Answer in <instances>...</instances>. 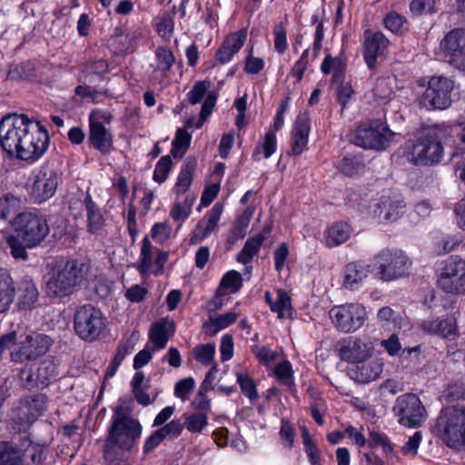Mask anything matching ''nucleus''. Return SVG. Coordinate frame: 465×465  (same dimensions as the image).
<instances>
[{"label":"nucleus","mask_w":465,"mask_h":465,"mask_svg":"<svg viewBox=\"0 0 465 465\" xmlns=\"http://www.w3.org/2000/svg\"><path fill=\"white\" fill-rule=\"evenodd\" d=\"M89 265L78 260H56L45 275V290L49 296L71 294L76 284L87 275Z\"/></svg>","instance_id":"obj_1"},{"label":"nucleus","mask_w":465,"mask_h":465,"mask_svg":"<svg viewBox=\"0 0 465 465\" xmlns=\"http://www.w3.org/2000/svg\"><path fill=\"white\" fill-rule=\"evenodd\" d=\"M434 435L448 448L460 451L465 450V407L443 408L432 429Z\"/></svg>","instance_id":"obj_2"},{"label":"nucleus","mask_w":465,"mask_h":465,"mask_svg":"<svg viewBox=\"0 0 465 465\" xmlns=\"http://www.w3.org/2000/svg\"><path fill=\"white\" fill-rule=\"evenodd\" d=\"M411 259L400 249L385 248L371 259V271L383 282H392L409 275Z\"/></svg>","instance_id":"obj_3"},{"label":"nucleus","mask_w":465,"mask_h":465,"mask_svg":"<svg viewBox=\"0 0 465 465\" xmlns=\"http://www.w3.org/2000/svg\"><path fill=\"white\" fill-rule=\"evenodd\" d=\"M142 425L130 416L126 410L119 406L114 410L111 419L109 436L106 446H116L124 450H130L142 435Z\"/></svg>","instance_id":"obj_4"},{"label":"nucleus","mask_w":465,"mask_h":465,"mask_svg":"<svg viewBox=\"0 0 465 465\" xmlns=\"http://www.w3.org/2000/svg\"><path fill=\"white\" fill-rule=\"evenodd\" d=\"M361 199L358 204L360 212L385 222L397 221L405 212V203L401 194L391 190L383 191L376 198Z\"/></svg>","instance_id":"obj_5"},{"label":"nucleus","mask_w":465,"mask_h":465,"mask_svg":"<svg viewBox=\"0 0 465 465\" xmlns=\"http://www.w3.org/2000/svg\"><path fill=\"white\" fill-rule=\"evenodd\" d=\"M35 119L25 114H8L0 121V145L10 156H16L19 146L30 131Z\"/></svg>","instance_id":"obj_6"},{"label":"nucleus","mask_w":465,"mask_h":465,"mask_svg":"<svg viewBox=\"0 0 465 465\" xmlns=\"http://www.w3.org/2000/svg\"><path fill=\"white\" fill-rule=\"evenodd\" d=\"M108 320L98 308L86 304L79 307L74 317L76 335L85 341L100 339L106 331Z\"/></svg>","instance_id":"obj_7"},{"label":"nucleus","mask_w":465,"mask_h":465,"mask_svg":"<svg viewBox=\"0 0 465 465\" xmlns=\"http://www.w3.org/2000/svg\"><path fill=\"white\" fill-rule=\"evenodd\" d=\"M396 134L381 120L361 124L355 130L353 143L365 149L383 150L393 141Z\"/></svg>","instance_id":"obj_8"},{"label":"nucleus","mask_w":465,"mask_h":465,"mask_svg":"<svg viewBox=\"0 0 465 465\" xmlns=\"http://www.w3.org/2000/svg\"><path fill=\"white\" fill-rule=\"evenodd\" d=\"M13 226L28 248L39 244L49 233L45 218L33 213H19L14 218Z\"/></svg>","instance_id":"obj_9"},{"label":"nucleus","mask_w":465,"mask_h":465,"mask_svg":"<svg viewBox=\"0 0 465 465\" xmlns=\"http://www.w3.org/2000/svg\"><path fill=\"white\" fill-rule=\"evenodd\" d=\"M401 425L407 428L420 427L427 419V411L420 398L414 393L399 396L392 408Z\"/></svg>","instance_id":"obj_10"},{"label":"nucleus","mask_w":465,"mask_h":465,"mask_svg":"<svg viewBox=\"0 0 465 465\" xmlns=\"http://www.w3.org/2000/svg\"><path fill=\"white\" fill-rule=\"evenodd\" d=\"M112 119V114L103 109L92 110L88 117L89 142L93 147L104 154L113 150V134L105 127V124H109Z\"/></svg>","instance_id":"obj_11"},{"label":"nucleus","mask_w":465,"mask_h":465,"mask_svg":"<svg viewBox=\"0 0 465 465\" xmlns=\"http://www.w3.org/2000/svg\"><path fill=\"white\" fill-rule=\"evenodd\" d=\"M50 138L45 127L35 120L30 131L19 146L15 158L22 161L35 163L45 153L49 147Z\"/></svg>","instance_id":"obj_12"},{"label":"nucleus","mask_w":465,"mask_h":465,"mask_svg":"<svg viewBox=\"0 0 465 465\" xmlns=\"http://www.w3.org/2000/svg\"><path fill=\"white\" fill-rule=\"evenodd\" d=\"M59 183L60 177L55 171L41 167L31 173L27 192L32 201L40 203L54 196Z\"/></svg>","instance_id":"obj_13"},{"label":"nucleus","mask_w":465,"mask_h":465,"mask_svg":"<svg viewBox=\"0 0 465 465\" xmlns=\"http://www.w3.org/2000/svg\"><path fill=\"white\" fill-rule=\"evenodd\" d=\"M443 153L441 143L432 135L419 137L408 147L407 158L415 165L438 163Z\"/></svg>","instance_id":"obj_14"},{"label":"nucleus","mask_w":465,"mask_h":465,"mask_svg":"<svg viewBox=\"0 0 465 465\" xmlns=\"http://www.w3.org/2000/svg\"><path fill=\"white\" fill-rule=\"evenodd\" d=\"M330 317L335 327L345 333L360 329L367 319L365 308L360 303H346L334 306Z\"/></svg>","instance_id":"obj_15"},{"label":"nucleus","mask_w":465,"mask_h":465,"mask_svg":"<svg viewBox=\"0 0 465 465\" xmlns=\"http://www.w3.org/2000/svg\"><path fill=\"white\" fill-rule=\"evenodd\" d=\"M454 83L444 76H433L430 79L420 103L427 109H445L451 104V92Z\"/></svg>","instance_id":"obj_16"},{"label":"nucleus","mask_w":465,"mask_h":465,"mask_svg":"<svg viewBox=\"0 0 465 465\" xmlns=\"http://www.w3.org/2000/svg\"><path fill=\"white\" fill-rule=\"evenodd\" d=\"M439 286L448 293L459 294L465 292V261L457 257L448 259L441 268Z\"/></svg>","instance_id":"obj_17"},{"label":"nucleus","mask_w":465,"mask_h":465,"mask_svg":"<svg viewBox=\"0 0 465 465\" xmlns=\"http://www.w3.org/2000/svg\"><path fill=\"white\" fill-rule=\"evenodd\" d=\"M167 252L154 247L148 236L143 238L139 258L136 262V268L143 275L163 273L165 263L168 261Z\"/></svg>","instance_id":"obj_18"},{"label":"nucleus","mask_w":465,"mask_h":465,"mask_svg":"<svg viewBox=\"0 0 465 465\" xmlns=\"http://www.w3.org/2000/svg\"><path fill=\"white\" fill-rule=\"evenodd\" d=\"M375 349V341L366 337H350L343 340L339 348L341 360L361 363L371 358Z\"/></svg>","instance_id":"obj_19"},{"label":"nucleus","mask_w":465,"mask_h":465,"mask_svg":"<svg viewBox=\"0 0 465 465\" xmlns=\"http://www.w3.org/2000/svg\"><path fill=\"white\" fill-rule=\"evenodd\" d=\"M52 345V339L45 334L31 332L20 336V351L15 352L17 363L34 361L45 355Z\"/></svg>","instance_id":"obj_20"},{"label":"nucleus","mask_w":465,"mask_h":465,"mask_svg":"<svg viewBox=\"0 0 465 465\" xmlns=\"http://www.w3.org/2000/svg\"><path fill=\"white\" fill-rule=\"evenodd\" d=\"M440 50L449 62L465 72V30L454 29L441 40Z\"/></svg>","instance_id":"obj_21"},{"label":"nucleus","mask_w":465,"mask_h":465,"mask_svg":"<svg viewBox=\"0 0 465 465\" xmlns=\"http://www.w3.org/2000/svg\"><path fill=\"white\" fill-rule=\"evenodd\" d=\"M46 400L45 394H36L23 400L20 405L14 410L13 419L21 425L34 422L45 410Z\"/></svg>","instance_id":"obj_22"},{"label":"nucleus","mask_w":465,"mask_h":465,"mask_svg":"<svg viewBox=\"0 0 465 465\" xmlns=\"http://www.w3.org/2000/svg\"><path fill=\"white\" fill-rule=\"evenodd\" d=\"M223 212L222 203H215L198 222L190 237V243L199 244L207 239L218 228V223Z\"/></svg>","instance_id":"obj_23"},{"label":"nucleus","mask_w":465,"mask_h":465,"mask_svg":"<svg viewBox=\"0 0 465 465\" xmlns=\"http://www.w3.org/2000/svg\"><path fill=\"white\" fill-rule=\"evenodd\" d=\"M56 375V365L50 361H42L37 366L35 371H33L32 368L28 369L27 367L21 371V378L24 380L25 386L27 389L45 387Z\"/></svg>","instance_id":"obj_24"},{"label":"nucleus","mask_w":465,"mask_h":465,"mask_svg":"<svg viewBox=\"0 0 465 465\" xmlns=\"http://www.w3.org/2000/svg\"><path fill=\"white\" fill-rule=\"evenodd\" d=\"M311 132V121L302 114L296 117L292 125L290 137V151L292 156H299L308 149L309 135Z\"/></svg>","instance_id":"obj_25"},{"label":"nucleus","mask_w":465,"mask_h":465,"mask_svg":"<svg viewBox=\"0 0 465 465\" xmlns=\"http://www.w3.org/2000/svg\"><path fill=\"white\" fill-rule=\"evenodd\" d=\"M175 331L173 321L169 318H162L153 322L148 332V343L153 348V351H158L164 349L170 338Z\"/></svg>","instance_id":"obj_26"},{"label":"nucleus","mask_w":465,"mask_h":465,"mask_svg":"<svg viewBox=\"0 0 465 465\" xmlns=\"http://www.w3.org/2000/svg\"><path fill=\"white\" fill-rule=\"evenodd\" d=\"M389 45L388 39L381 32H365L364 59L370 69L375 67L377 59L383 56Z\"/></svg>","instance_id":"obj_27"},{"label":"nucleus","mask_w":465,"mask_h":465,"mask_svg":"<svg viewBox=\"0 0 465 465\" xmlns=\"http://www.w3.org/2000/svg\"><path fill=\"white\" fill-rule=\"evenodd\" d=\"M247 39V29L242 28L230 33L218 48L215 58L224 64L232 61L233 56L241 50Z\"/></svg>","instance_id":"obj_28"},{"label":"nucleus","mask_w":465,"mask_h":465,"mask_svg":"<svg viewBox=\"0 0 465 465\" xmlns=\"http://www.w3.org/2000/svg\"><path fill=\"white\" fill-rule=\"evenodd\" d=\"M370 272H372L371 262L366 263L361 261L349 262L342 272V286L350 290L357 289L367 279Z\"/></svg>","instance_id":"obj_29"},{"label":"nucleus","mask_w":465,"mask_h":465,"mask_svg":"<svg viewBox=\"0 0 465 465\" xmlns=\"http://www.w3.org/2000/svg\"><path fill=\"white\" fill-rule=\"evenodd\" d=\"M421 330L430 335L442 338L453 337L457 334V322L454 317H436L422 321Z\"/></svg>","instance_id":"obj_30"},{"label":"nucleus","mask_w":465,"mask_h":465,"mask_svg":"<svg viewBox=\"0 0 465 465\" xmlns=\"http://www.w3.org/2000/svg\"><path fill=\"white\" fill-rule=\"evenodd\" d=\"M383 370V362L381 360H373L367 363H358L350 369L349 375L359 383H370L380 377Z\"/></svg>","instance_id":"obj_31"},{"label":"nucleus","mask_w":465,"mask_h":465,"mask_svg":"<svg viewBox=\"0 0 465 465\" xmlns=\"http://www.w3.org/2000/svg\"><path fill=\"white\" fill-rule=\"evenodd\" d=\"M264 298L271 311L277 313L278 318L288 319L292 316L293 309L291 298L284 290L278 289L275 292V297L270 292H266Z\"/></svg>","instance_id":"obj_32"},{"label":"nucleus","mask_w":465,"mask_h":465,"mask_svg":"<svg viewBox=\"0 0 465 465\" xmlns=\"http://www.w3.org/2000/svg\"><path fill=\"white\" fill-rule=\"evenodd\" d=\"M0 465H30L28 459L23 454V447L12 442H0Z\"/></svg>","instance_id":"obj_33"},{"label":"nucleus","mask_w":465,"mask_h":465,"mask_svg":"<svg viewBox=\"0 0 465 465\" xmlns=\"http://www.w3.org/2000/svg\"><path fill=\"white\" fill-rule=\"evenodd\" d=\"M194 169V161H186L183 164L177 176L176 183L172 189L175 198L179 199L183 195L185 197L187 193H192L189 192V189L193 182Z\"/></svg>","instance_id":"obj_34"},{"label":"nucleus","mask_w":465,"mask_h":465,"mask_svg":"<svg viewBox=\"0 0 465 465\" xmlns=\"http://www.w3.org/2000/svg\"><path fill=\"white\" fill-rule=\"evenodd\" d=\"M175 61L173 52L164 46H159L155 50V64L153 72V78L163 80L166 78L167 73Z\"/></svg>","instance_id":"obj_35"},{"label":"nucleus","mask_w":465,"mask_h":465,"mask_svg":"<svg viewBox=\"0 0 465 465\" xmlns=\"http://www.w3.org/2000/svg\"><path fill=\"white\" fill-rule=\"evenodd\" d=\"M13 279L7 270L0 268V313L7 312L15 298Z\"/></svg>","instance_id":"obj_36"},{"label":"nucleus","mask_w":465,"mask_h":465,"mask_svg":"<svg viewBox=\"0 0 465 465\" xmlns=\"http://www.w3.org/2000/svg\"><path fill=\"white\" fill-rule=\"evenodd\" d=\"M196 200L195 193H187L183 201L175 198L170 210V216L178 223V228L187 220L192 213V208Z\"/></svg>","instance_id":"obj_37"},{"label":"nucleus","mask_w":465,"mask_h":465,"mask_svg":"<svg viewBox=\"0 0 465 465\" xmlns=\"http://www.w3.org/2000/svg\"><path fill=\"white\" fill-rule=\"evenodd\" d=\"M351 230L346 223H336L329 227L324 234L326 246L329 248L339 246L350 238Z\"/></svg>","instance_id":"obj_38"},{"label":"nucleus","mask_w":465,"mask_h":465,"mask_svg":"<svg viewBox=\"0 0 465 465\" xmlns=\"http://www.w3.org/2000/svg\"><path fill=\"white\" fill-rule=\"evenodd\" d=\"M138 340L139 335L134 332L131 337L118 345L115 355L110 364L109 371L106 373L107 378L113 377L114 375L124 359L134 351Z\"/></svg>","instance_id":"obj_39"},{"label":"nucleus","mask_w":465,"mask_h":465,"mask_svg":"<svg viewBox=\"0 0 465 465\" xmlns=\"http://www.w3.org/2000/svg\"><path fill=\"white\" fill-rule=\"evenodd\" d=\"M19 306L25 310L32 309L39 296L38 290L32 280L25 279L19 285Z\"/></svg>","instance_id":"obj_40"},{"label":"nucleus","mask_w":465,"mask_h":465,"mask_svg":"<svg viewBox=\"0 0 465 465\" xmlns=\"http://www.w3.org/2000/svg\"><path fill=\"white\" fill-rule=\"evenodd\" d=\"M277 149V138L274 131L268 129L265 134L260 138L252 153V157L260 160L259 155L262 154L265 159L270 158Z\"/></svg>","instance_id":"obj_41"},{"label":"nucleus","mask_w":465,"mask_h":465,"mask_svg":"<svg viewBox=\"0 0 465 465\" xmlns=\"http://www.w3.org/2000/svg\"><path fill=\"white\" fill-rule=\"evenodd\" d=\"M17 332L11 331L0 336V359L9 357L10 361L16 362L15 352L20 351V339L17 338Z\"/></svg>","instance_id":"obj_42"},{"label":"nucleus","mask_w":465,"mask_h":465,"mask_svg":"<svg viewBox=\"0 0 465 465\" xmlns=\"http://www.w3.org/2000/svg\"><path fill=\"white\" fill-rule=\"evenodd\" d=\"M242 286V274L231 270L223 274L218 287V295H226L238 292Z\"/></svg>","instance_id":"obj_43"},{"label":"nucleus","mask_w":465,"mask_h":465,"mask_svg":"<svg viewBox=\"0 0 465 465\" xmlns=\"http://www.w3.org/2000/svg\"><path fill=\"white\" fill-rule=\"evenodd\" d=\"M265 240V236L261 233L248 239L237 255V262L246 265L250 263L254 256H256Z\"/></svg>","instance_id":"obj_44"},{"label":"nucleus","mask_w":465,"mask_h":465,"mask_svg":"<svg viewBox=\"0 0 465 465\" xmlns=\"http://www.w3.org/2000/svg\"><path fill=\"white\" fill-rule=\"evenodd\" d=\"M254 209L247 207L242 214L236 220L230 232V240L232 242L242 239L247 232L248 226L253 215Z\"/></svg>","instance_id":"obj_45"},{"label":"nucleus","mask_w":465,"mask_h":465,"mask_svg":"<svg viewBox=\"0 0 465 465\" xmlns=\"http://www.w3.org/2000/svg\"><path fill=\"white\" fill-rule=\"evenodd\" d=\"M21 207V201L15 195L6 194L0 198V218L11 220L15 218Z\"/></svg>","instance_id":"obj_46"},{"label":"nucleus","mask_w":465,"mask_h":465,"mask_svg":"<svg viewBox=\"0 0 465 465\" xmlns=\"http://www.w3.org/2000/svg\"><path fill=\"white\" fill-rule=\"evenodd\" d=\"M216 348L213 343L199 344L193 349L194 360L203 366L213 365Z\"/></svg>","instance_id":"obj_47"},{"label":"nucleus","mask_w":465,"mask_h":465,"mask_svg":"<svg viewBox=\"0 0 465 465\" xmlns=\"http://www.w3.org/2000/svg\"><path fill=\"white\" fill-rule=\"evenodd\" d=\"M239 313L235 311H231L226 313L221 314L217 317L211 318L205 324V328L209 329L213 334L226 329L231 326L237 320Z\"/></svg>","instance_id":"obj_48"},{"label":"nucleus","mask_w":465,"mask_h":465,"mask_svg":"<svg viewBox=\"0 0 465 465\" xmlns=\"http://www.w3.org/2000/svg\"><path fill=\"white\" fill-rule=\"evenodd\" d=\"M192 135L183 128H179L176 131L175 137L172 143V154L174 158H182L187 151Z\"/></svg>","instance_id":"obj_49"},{"label":"nucleus","mask_w":465,"mask_h":465,"mask_svg":"<svg viewBox=\"0 0 465 465\" xmlns=\"http://www.w3.org/2000/svg\"><path fill=\"white\" fill-rule=\"evenodd\" d=\"M236 379L237 383L245 397H247L251 401L258 399L256 384L248 372L237 371Z\"/></svg>","instance_id":"obj_50"},{"label":"nucleus","mask_w":465,"mask_h":465,"mask_svg":"<svg viewBox=\"0 0 465 465\" xmlns=\"http://www.w3.org/2000/svg\"><path fill=\"white\" fill-rule=\"evenodd\" d=\"M184 428L191 433H202L208 425V417L205 412H195L185 416Z\"/></svg>","instance_id":"obj_51"},{"label":"nucleus","mask_w":465,"mask_h":465,"mask_svg":"<svg viewBox=\"0 0 465 465\" xmlns=\"http://www.w3.org/2000/svg\"><path fill=\"white\" fill-rule=\"evenodd\" d=\"M85 210L88 219V226L89 230L92 232H97L101 229L104 219L101 214L99 208L95 205V203L91 200V198H86L85 202Z\"/></svg>","instance_id":"obj_52"},{"label":"nucleus","mask_w":465,"mask_h":465,"mask_svg":"<svg viewBox=\"0 0 465 465\" xmlns=\"http://www.w3.org/2000/svg\"><path fill=\"white\" fill-rule=\"evenodd\" d=\"M312 53L310 49H305L301 57L293 64L288 77L293 78L296 83L302 81L304 72L307 69L310 60H312Z\"/></svg>","instance_id":"obj_53"},{"label":"nucleus","mask_w":465,"mask_h":465,"mask_svg":"<svg viewBox=\"0 0 465 465\" xmlns=\"http://www.w3.org/2000/svg\"><path fill=\"white\" fill-rule=\"evenodd\" d=\"M385 27L396 35H401L408 29L406 19L396 12H390L384 18Z\"/></svg>","instance_id":"obj_54"},{"label":"nucleus","mask_w":465,"mask_h":465,"mask_svg":"<svg viewBox=\"0 0 465 465\" xmlns=\"http://www.w3.org/2000/svg\"><path fill=\"white\" fill-rule=\"evenodd\" d=\"M273 49L279 54H283L288 49L287 30L282 23L276 24L272 29Z\"/></svg>","instance_id":"obj_55"},{"label":"nucleus","mask_w":465,"mask_h":465,"mask_svg":"<svg viewBox=\"0 0 465 465\" xmlns=\"http://www.w3.org/2000/svg\"><path fill=\"white\" fill-rule=\"evenodd\" d=\"M378 320L381 324L388 329L401 328L399 315L390 307H382L378 312Z\"/></svg>","instance_id":"obj_56"},{"label":"nucleus","mask_w":465,"mask_h":465,"mask_svg":"<svg viewBox=\"0 0 465 465\" xmlns=\"http://www.w3.org/2000/svg\"><path fill=\"white\" fill-rule=\"evenodd\" d=\"M274 375L283 385L292 387L293 385V371L289 361H283L278 363L274 368Z\"/></svg>","instance_id":"obj_57"},{"label":"nucleus","mask_w":465,"mask_h":465,"mask_svg":"<svg viewBox=\"0 0 465 465\" xmlns=\"http://www.w3.org/2000/svg\"><path fill=\"white\" fill-rule=\"evenodd\" d=\"M172 168L173 162L170 156L165 155L161 157L157 162L153 173V181L160 184L163 183L168 178L169 173L171 172Z\"/></svg>","instance_id":"obj_58"},{"label":"nucleus","mask_w":465,"mask_h":465,"mask_svg":"<svg viewBox=\"0 0 465 465\" xmlns=\"http://www.w3.org/2000/svg\"><path fill=\"white\" fill-rule=\"evenodd\" d=\"M150 233L156 242L163 244L172 237L173 229L168 222H161L152 226Z\"/></svg>","instance_id":"obj_59"},{"label":"nucleus","mask_w":465,"mask_h":465,"mask_svg":"<svg viewBox=\"0 0 465 465\" xmlns=\"http://www.w3.org/2000/svg\"><path fill=\"white\" fill-rule=\"evenodd\" d=\"M259 362L266 367H272L278 359V353L266 346H254L252 349Z\"/></svg>","instance_id":"obj_60"},{"label":"nucleus","mask_w":465,"mask_h":465,"mask_svg":"<svg viewBox=\"0 0 465 465\" xmlns=\"http://www.w3.org/2000/svg\"><path fill=\"white\" fill-rule=\"evenodd\" d=\"M361 167L362 163L357 156H345L338 165L339 170L347 176L357 174Z\"/></svg>","instance_id":"obj_61"},{"label":"nucleus","mask_w":465,"mask_h":465,"mask_svg":"<svg viewBox=\"0 0 465 465\" xmlns=\"http://www.w3.org/2000/svg\"><path fill=\"white\" fill-rule=\"evenodd\" d=\"M279 434L282 445L289 450L292 449L295 438V429L293 424L286 419H282Z\"/></svg>","instance_id":"obj_62"},{"label":"nucleus","mask_w":465,"mask_h":465,"mask_svg":"<svg viewBox=\"0 0 465 465\" xmlns=\"http://www.w3.org/2000/svg\"><path fill=\"white\" fill-rule=\"evenodd\" d=\"M437 0H412L410 11L413 15H421L436 12Z\"/></svg>","instance_id":"obj_63"},{"label":"nucleus","mask_w":465,"mask_h":465,"mask_svg":"<svg viewBox=\"0 0 465 465\" xmlns=\"http://www.w3.org/2000/svg\"><path fill=\"white\" fill-rule=\"evenodd\" d=\"M23 454L30 461V465L34 463H40L45 455V449L44 447L33 444L31 442L25 441L23 443Z\"/></svg>","instance_id":"obj_64"}]
</instances>
